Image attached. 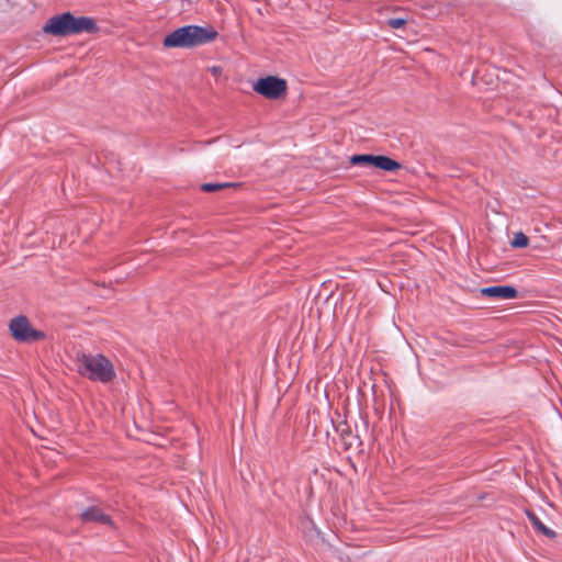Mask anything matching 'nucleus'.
<instances>
[{
  "label": "nucleus",
  "mask_w": 562,
  "mask_h": 562,
  "mask_svg": "<svg viewBox=\"0 0 562 562\" xmlns=\"http://www.w3.org/2000/svg\"><path fill=\"white\" fill-rule=\"evenodd\" d=\"M42 30L45 34L66 37L81 33L94 34L99 31V26L93 18H77L67 11L49 18Z\"/></svg>",
  "instance_id": "nucleus-1"
},
{
  "label": "nucleus",
  "mask_w": 562,
  "mask_h": 562,
  "mask_svg": "<svg viewBox=\"0 0 562 562\" xmlns=\"http://www.w3.org/2000/svg\"><path fill=\"white\" fill-rule=\"evenodd\" d=\"M218 36L212 26L184 25L176 29L165 36L162 45L165 48H192L210 42Z\"/></svg>",
  "instance_id": "nucleus-2"
},
{
  "label": "nucleus",
  "mask_w": 562,
  "mask_h": 562,
  "mask_svg": "<svg viewBox=\"0 0 562 562\" xmlns=\"http://www.w3.org/2000/svg\"><path fill=\"white\" fill-rule=\"evenodd\" d=\"M78 373L91 381L109 383L115 378L111 361L103 355L91 356L85 352L77 353Z\"/></svg>",
  "instance_id": "nucleus-3"
},
{
  "label": "nucleus",
  "mask_w": 562,
  "mask_h": 562,
  "mask_svg": "<svg viewBox=\"0 0 562 562\" xmlns=\"http://www.w3.org/2000/svg\"><path fill=\"white\" fill-rule=\"evenodd\" d=\"M9 333L20 344H33L46 339L45 331L34 328L29 317L23 314L10 319Z\"/></svg>",
  "instance_id": "nucleus-4"
},
{
  "label": "nucleus",
  "mask_w": 562,
  "mask_h": 562,
  "mask_svg": "<svg viewBox=\"0 0 562 562\" xmlns=\"http://www.w3.org/2000/svg\"><path fill=\"white\" fill-rule=\"evenodd\" d=\"M254 90L267 99L278 100L286 94L288 83L285 79L267 76L256 81Z\"/></svg>",
  "instance_id": "nucleus-5"
},
{
  "label": "nucleus",
  "mask_w": 562,
  "mask_h": 562,
  "mask_svg": "<svg viewBox=\"0 0 562 562\" xmlns=\"http://www.w3.org/2000/svg\"><path fill=\"white\" fill-rule=\"evenodd\" d=\"M335 430L339 434L340 441L345 451L356 449L361 446L359 436L352 432L351 427L346 420L338 423L335 426Z\"/></svg>",
  "instance_id": "nucleus-6"
},
{
  "label": "nucleus",
  "mask_w": 562,
  "mask_h": 562,
  "mask_svg": "<svg viewBox=\"0 0 562 562\" xmlns=\"http://www.w3.org/2000/svg\"><path fill=\"white\" fill-rule=\"evenodd\" d=\"M481 295L490 299L508 300L516 299L518 291L513 285H492L482 288Z\"/></svg>",
  "instance_id": "nucleus-7"
},
{
  "label": "nucleus",
  "mask_w": 562,
  "mask_h": 562,
  "mask_svg": "<svg viewBox=\"0 0 562 562\" xmlns=\"http://www.w3.org/2000/svg\"><path fill=\"white\" fill-rule=\"evenodd\" d=\"M83 522H97L101 525L114 526L113 519L98 506H90L80 514Z\"/></svg>",
  "instance_id": "nucleus-8"
},
{
  "label": "nucleus",
  "mask_w": 562,
  "mask_h": 562,
  "mask_svg": "<svg viewBox=\"0 0 562 562\" xmlns=\"http://www.w3.org/2000/svg\"><path fill=\"white\" fill-rule=\"evenodd\" d=\"M525 514L527 518L529 519L530 524L532 525L533 529L550 539H553L557 537V532L552 529L548 528L546 525L542 524V521L539 519V517L535 514L531 509H526Z\"/></svg>",
  "instance_id": "nucleus-9"
},
{
  "label": "nucleus",
  "mask_w": 562,
  "mask_h": 562,
  "mask_svg": "<svg viewBox=\"0 0 562 562\" xmlns=\"http://www.w3.org/2000/svg\"><path fill=\"white\" fill-rule=\"evenodd\" d=\"M372 167L383 171H396L402 168V165L389 156L374 155Z\"/></svg>",
  "instance_id": "nucleus-10"
},
{
  "label": "nucleus",
  "mask_w": 562,
  "mask_h": 562,
  "mask_svg": "<svg viewBox=\"0 0 562 562\" xmlns=\"http://www.w3.org/2000/svg\"><path fill=\"white\" fill-rule=\"evenodd\" d=\"M374 155L371 154H359L350 157V164L353 166H372Z\"/></svg>",
  "instance_id": "nucleus-11"
},
{
  "label": "nucleus",
  "mask_w": 562,
  "mask_h": 562,
  "mask_svg": "<svg viewBox=\"0 0 562 562\" xmlns=\"http://www.w3.org/2000/svg\"><path fill=\"white\" fill-rule=\"evenodd\" d=\"M529 244V238L527 235H525L522 232H518L514 235V238L510 243V245L514 248H525Z\"/></svg>",
  "instance_id": "nucleus-12"
},
{
  "label": "nucleus",
  "mask_w": 562,
  "mask_h": 562,
  "mask_svg": "<svg viewBox=\"0 0 562 562\" xmlns=\"http://www.w3.org/2000/svg\"><path fill=\"white\" fill-rule=\"evenodd\" d=\"M236 184L224 182V183H203L201 190L203 192H216L225 188L235 187Z\"/></svg>",
  "instance_id": "nucleus-13"
},
{
  "label": "nucleus",
  "mask_w": 562,
  "mask_h": 562,
  "mask_svg": "<svg viewBox=\"0 0 562 562\" xmlns=\"http://www.w3.org/2000/svg\"><path fill=\"white\" fill-rule=\"evenodd\" d=\"M407 24V20L403 18H391L387 20V25L391 29H402Z\"/></svg>",
  "instance_id": "nucleus-14"
},
{
  "label": "nucleus",
  "mask_w": 562,
  "mask_h": 562,
  "mask_svg": "<svg viewBox=\"0 0 562 562\" xmlns=\"http://www.w3.org/2000/svg\"><path fill=\"white\" fill-rule=\"evenodd\" d=\"M212 71H213L214 74H217V72H220V71H221V68H220V67H213V68H212Z\"/></svg>",
  "instance_id": "nucleus-15"
}]
</instances>
